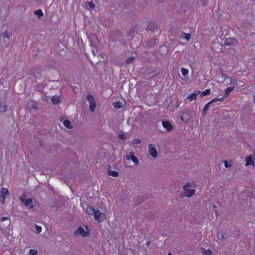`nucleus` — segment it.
<instances>
[{
    "label": "nucleus",
    "instance_id": "obj_42",
    "mask_svg": "<svg viewBox=\"0 0 255 255\" xmlns=\"http://www.w3.org/2000/svg\"><path fill=\"white\" fill-rule=\"evenodd\" d=\"M224 238V236L223 234H221V235H219V239H223Z\"/></svg>",
    "mask_w": 255,
    "mask_h": 255
},
{
    "label": "nucleus",
    "instance_id": "obj_47",
    "mask_svg": "<svg viewBox=\"0 0 255 255\" xmlns=\"http://www.w3.org/2000/svg\"><path fill=\"white\" fill-rule=\"evenodd\" d=\"M93 54L94 55H95V51H93Z\"/></svg>",
    "mask_w": 255,
    "mask_h": 255
},
{
    "label": "nucleus",
    "instance_id": "obj_29",
    "mask_svg": "<svg viewBox=\"0 0 255 255\" xmlns=\"http://www.w3.org/2000/svg\"><path fill=\"white\" fill-rule=\"evenodd\" d=\"M181 73L183 76H185L188 74V70L184 68H182Z\"/></svg>",
    "mask_w": 255,
    "mask_h": 255
},
{
    "label": "nucleus",
    "instance_id": "obj_7",
    "mask_svg": "<svg viewBox=\"0 0 255 255\" xmlns=\"http://www.w3.org/2000/svg\"><path fill=\"white\" fill-rule=\"evenodd\" d=\"M74 235H81L83 237H87L88 236V234L87 232H85V230L82 227H79L75 232Z\"/></svg>",
    "mask_w": 255,
    "mask_h": 255
},
{
    "label": "nucleus",
    "instance_id": "obj_38",
    "mask_svg": "<svg viewBox=\"0 0 255 255\" xmlns=\"http://www.w3.org/2000/svg\"><path fill=\"white\" fill-rule=\"evenodd\" d=\"M191 186V184L190 183H187L186 185H185L183 186L184 190H186L188 187H189Z\"/></svg>",
    "mask_w": 255,
    "mask_h": 255
},
{
    "label": "nucleus",
    "instance_id": "obj_50",
    "mask_svg": "<svg viewBox=\"0 0 255 255\" xmlns=\"http://www.w3.org/2000/svg\"><path fill=\"white\" fill-rule=\"evenodd\" d=\"M10 223V221H9V223L8 224V225H9V223Z\"/></svg>",
    "mask_w": 255,
    "mask_h": 255
},
{
    "label": "nucleus",
    "instance_id": "obj_6",
    "mask_svg": "<svg viewBox=\"0 0 255 255\" xmlns=\"http://www.w3.org/2000/svg\"><path fill=\"white\" fill-rule=\"evenodd\" d=\"M148 153L153 157L155 158L157 156V151L155 144H150L148 146Z\"/></svg>",
    "mask_w": 255,
    "mask_h": 255
},
{
    "label": "nucleus",
    "instance_id": "obj_41",
    "mask_svg": "<svg viewBox=\"0 0 255 255\" xmlns=\"http://www.w3.org/2000/svg\"><path fill=\"white\" fill-rule=\"evenodd\" d=\"M230 82H231V84H233L234 85H236L238 84L237 82L236 81V80H234L233 81V80H231Z\"/></svg>",
    "mask_w": 255,
    "mask_h": 255
},
{
    "label": "nucleus",
    "instance_id": "obj_20",
    "mask_svg": "<svg viewBox=\"0 0 255 255\" xmlns=\"http://www.w3.org/2000/svg\"><path fill=\"white\" fill-rule=\"evenodd\" d=\"M235 89L234 87H228L225 90V97H227L229 95L230 93Z\"/></svg>",
    "mask_w": 255,
    "mask_h": 255
},
{
    "label": "nucleus",
    "instance_id": "obj_26",
    "mask_svg": "<svg viewBox=\"0 0 255 255\" xmlns=\"http://www.w3.org/2000/svg\"><path fill=\"white\" fill-rule=\"evenodd\" d=\"M210 92H211V90L210 89H206L205 91L200 93H201L200 96L201 97H203L206 95H209L210 94Z\"/></svg>",
    "mask_w": 255,
    "mask_h": 255
},
{
    "label": "nucleus",
    "instance_id": "obj_40",
    "mask_svg": "<svg viewBox=\"0 0 255 255\" xmlns=\"http://www.w3.org/2000/svg\"><path fill=\"white\" fill-rule=\"evenodd\" d=\"M222 77L224 78L225 79H226L227 78H229V77L227 76L226 74L222 73Z\"/></svg>",
    "mask_w": 255,
    "mask_h": 255
},
{
    "label": "nucleus",
    "instance_id": "obj_48",
    "mask_svg": "<svg viewBox=\"0 0 255 255\" xmlns=\"http://www.w3.org/2000/svg\"><path fill=\"white\" fill-rule=\"evenodd\" d=\"M168 255H172V254H171L170 253H169L168 254Z\"/></svg>",
    "mask_w": 255,
    "mask_h": 255
},
{
    "label": "nucleus",
    "instance_id": "obj_25",
    "mask_svg": "<svg viewBox=\"0 0 255 255\" xmlns=\"http://www.w3.org/2000/svg\"><path fill=\"white\" fill-rule=\"evenodd\" d=\"M202 253L203 255H212V253L210 250H205L203 248H201Z\"/></svg>",
    "mask_w": 255,
    "mask_h": 255
},
{
    "label": "nucleus",
    "instance_id": "obj_39",
    "mask_svg": "<svg viewBox=\"0 0 255 255\" xmlns=\"http://www.w3.org/2000/svg\"><path fill=\"white\" fill-rule=\"evenodd\" d=\"M5 220H9V219L8 218V217H2L1 219V222H4V221Z\"/></svg>",
    "mask_w": 255,
    "mask_h": 255
},
{
    "label": "nucleus",
    "instance_id": "obj_16",
    "mask_svg": "<svg viewBox=\"0 0 255 255\" xmlns=\"http://www.w3.org/2000/svg\"><path fill=\"white\" fill-rule=\"evenodd\" d=\"M96 211L97 210H95L91 206H90V207H88L87 209H86V212L87 213L89 214V215H94V216L95 215V214H96Z\"/></svg>",
    "mask_w": 255,
    "mask_h": 255
},
{
    "label": "nucleus",
    "instance_id": "obj_44",
    "mask_svg": "<svg viewBox=\"0 0 255 255\" xmlns=\"http://www.w3.org/2000/svg\"><path fill=\"white\" fill-rule=\"evenodd\" d=\"M207 1V0H203L202 3L204 4H206Z\"/></svg>",
    "mask_w": 255,
    "mask_h": 255
},
{
    "label": "nucleus",
    "instance_id": "obj_15",
    "mask_svg": "<svg viewBox=\"0 0 255 255\" xmlns=\"http://www.w3.org/2000/svg\"><path fill=\"white\" fill-rule=\"evenodd\" d=\"M111 166H109L108 168V175L113 177H118L119 176V173L117 171H112Z\"/></svg>",
    "mask_w": 255,
    "mask_h": 255
},
{
    "label": "nucleus",
    "instance_id": "obj_36",
    "mask_svg": "<svg viewBox=\"0 0 255 255\" xmlns=\"http://www.w3.org/2000/svg\"><path fill=\"white\" fill-rule=\"evenodd\" d=\"M118 137L121 139L125 140L126 138L125 134L124 133H122L118 135Z\"/></svg>",
    "mask_w": 255,
    "mask_h": 255
},
{
    "label": "nucleus",
    "instance_id": "obj_28",
    "mask_svg": "<svg viewBox=\"0 0 255 255\" xmlns=\"http://www.w3.org/2000/svg\"><path fill=\"white\" fill-rule=\"evenodd\" d=\"M141 143V140L139 138H134L132 141L133 144H138Z\"/></svg>",
    "mask_w": 255,
    "mask_h": 255
},
{
    "label": "nucleus",
    "instance_id": "obj_43",
    "mask_svg": "<svg viewBox=\"0 0 255 255\" xmlns=\"http://www.w3.org/2000/svg\"><path fill=\"white\" fill-rule=\"evenodd\" d=\"M33 109H36L37 108V106L36 105H33L31 107Z\"/></svg>",
    "mask_w": 255,
    "mask_h": 255
},
{
    "label": "nucleus",
    "instance_id": "obj_32",
    "mask_svg": "<svg viewBox=\"0 0 255 255\" xmlns=\"http://www.w3.org/2000/svg\"><path fill=\"white\" fill-rule=\"evenodd\" d=\"M134 58L133 56H130L128 58V59L126 60V63L128 64L130 63L133 60Z\"/></svg>",
    "mask_w": 255,
    "mask_h": 255
},
{
    "label": "nucleus",
    "instance_id": "obj_2",
    "mask_svg": "<svg viewBox=\"0 0 255 255\" xmlns=\"http://www.w3.org/2000/svg\"><path fill=\"white\" fill-rule=\"evenodd\" d=\"M86 99L89 102V108L90 111L91 112H94L96 107V104L94 97L92 95L89 94L86 96Z\"/></svg>",
    "mask_w": 255,
    "mask_h": 255
},
{
    "label": "nucleus",
    "instance_id": "obj_19",
    "mask_svg": "<svg viewBox=\"0 0 255 255\" xmlns=\"http://www.w3.org/2000/svg\"><path fill=\"white\" fill-rule=\"evenodd\" d=\"M185 192H186V195L187 197H191L192 195H193V194H194L195 192V189H187L186 190H184Z\"/></svg>",
    "mask_w": 255,
    "mask_h": 255
},
{
    "label": "nucleus",
    "instance_id": "obj_24",
    "mask_svg": "<svg viewBox=\"0 0 255 255\" xmlns=\"http://www.w3.org/2000/svg\"><path fill=\"white\" fill-rule=\"evenodd\" d=\"M85 5L86 7H89L91 9H94L95 7V4L93 1L86 2Z\"/></svg>",
    "mask_w": 255,
    "mask_h": 255
},
{
    "label": "nucleus",
    "instance_id": "obj_22",
    "mask_svg": "<svg viewBox=\"0 0 255 255\" xmlns=\"http://www.w3.org/2000/svg\"><path fill=\"white\" fill-rule=\"evenodd\" d=\"M51 101L54 104H57L59 102V96L57 95H54L52 96L51 99Z\"/></svg>",
    "mask_w": 255,
    "mask_h": 255
},
{
    "label": "nucleus",
    "instance_id": "obj_8",
    "mask_svg": "<svg viewBox=\"0 0 255 255\" xmlns=\"http://www.w3.org/2000/svg\"><path fill=\"white\" fill-rule=\"evenodd\" d=\"M127 159L131 160L135 165H137L139 163L138 158L136 157L132 152L129 153V155L127 156Z\"/></svg>",
    "mask_w": 255,
    "mask_h": 255
},
{
    "label": "nucleus",
    "instance_id": "obj_30",
    "mask_svg": "<svg viewBox=\"0 0 255 255\" xmlns=\"http://www.w3.org/2000/svg\"><path fill=\"white\" fill-rule=\"evenodd\" d=\"M34 226L36 229V233L39 234L41 232L42 228L40 226H37L36 224H34Z\"/></svg>",
    "mask_w": 255,
    "mask_h": 255
},
{
    "label": "nucleus",
    "instance_id": "obj_11",
    "mask_svg": "<svg viewBox=\"0 0 255 255\" xmlns=\"http://www.w3.org/2000/svg\"><path fill=\"white\" fill-rule=\"evenodd\" d=\"M157 41H158V39L157 38H152L151 39H149L147 41L146 44H147V46H148L149 47H152L155 45V44L157 43Z\"/></svg>",
    "mask_w": 255,
    "mask_h": 255
},
{
    "label": "nucleus",
    "instance_id": "obj_37",
    "mask_svg": "<svg viewBox=\"0 0 255 255\" xmlns=\"http://www.w3.org/2000/svg\"><path fill=\"white\" fill-rule=\"evenodd\" d=\"M33 76L36 78H40L41 77L40 74L38 72H34L33 74Z\"/></svg>",
    "mask_w": 255,
    "mask_h": 255
},
{
    "label": "nucleus",
    "instance_id": "obj_46",
    "mask_svg": "<svg viewBox=\"0 0 255 255\" xmlns=\"http://www.w3.org/2000/svg\"><path fill=\"white\" fill-rule=\"evenodd\" d=\"M254 102H255V95H254Z\"/></svg>",
    "mask_w": 255,
    "mask_h": 255
},
{
    "label": "nucleus",
    "instance_id": "obj_10",
    "mask_svg": "<svg viewBox=\"0 0 255 255\" xmlns=\"http://www.w3.org/2000/svg\"><path fill=\"white\" fill-rule=\"evenodd\" d=\"M201 92L200 91L196 90L193 93L190 94L187 97V99H189L190 101L195 100L197 98V96L200 94Z\"/></svg>",
    "mask_w": 255,
    "mask_h": 255
},
{
    "label": "nucleus",
    "instance_id": "obj_27",
    "mask_svg": "<svg viewBox=\"0 0 255 255\" xmlns=\"http://www.w3.org/2000/svg\"><path fill=\"white\" fill-rule=\"evenodd\" d=\"M34 14L38 16V17H40L43 15L42 11L40 9L35 10Z\"/></svg>",
    "mask_w": 255,
    "mask_h": 255
},
{
    "label": "nucleus",
    "instance_id": "obj_49",
    "mask_svg": "<svg viewBox=\"0 0 255 255\" xmlns=\"http://www.w3.org/2000/svg\"><path fill=\"white\" fill-rule=\"evenodd\" d=\"M254 157H255V154H254Z\"/></svg>",
    "mask_w": 255,
    "mask_h": 255
},
{
    "label": "nucleus",
    "instance_id": "obj_31",
    "mask_svg": "<svg viewBox=\"0 0 255 255\" xmlns=\"http://www.w3.org/2000/svg\"><path fill=\"white\" fill-rule=\"evenodd\" d=\"M2 36L3 38H7L8 39L10 38V35L8 33L7 31H5L2 33Z\"/></svg>",
    "mask_w": 255,
    "mask_h": 255
},
{
    "label": "nucleus",
    "instance_id": "obj_12",
    "mask_svg": "<svg viewBox=\"0 0 255 255\" xmlns=\"http://www.w3.org/2000/svg\"><path fill=\"white\" fill-rule=\"evenodd\" d=\"M246 166H249V165H253V166H255V162L252 159V156L251 155L247 156L246 157Z\"/></svg>",
    "mask_w": 255,
    "mask_h": 255
},
{
    "label": "nucleus",
    "instance_id": "obj_34",
    "mask_svg": "<svg viewBox=\"0 0 255 255\" xmlns=\"http://www.w3.org/2000/svg\"><path fill=\"white\" fill-rule=\"evenodd\" d=\"M222 162L224 163L225 166L227 168H229L232 166V165L231 164L228 163V162L227 160L223 161Z\"/></svg>",
    "mask_w": 255,
    "mask_h": 255
},
{
    "label": "nucleus",
    "instance_id": "obj_23",
    "mask_svg": "<svg viewBox=\"0 0 255 255\" xmlns=\"http://www.w3.org/2000/svg\"><path fill=\"white\" fill-rule=\"evenodd\" d=\"M7 110V107L3 104L2 103H0V112L1 113H5Z\"/></svg>",
    "mask_w": 255,
    "mask_h": 255
},
{
    "label": "nucleus",
    "instance_id": "obj_14",
    "mask_svg": "<svg viewBox=\"0 0 255 255\" xmlns=\"http://www.w3.org/2000/svg\"><path fill=\"white\" fill-rule=\"evenodd\" d=\"M179 37L181 38H184L187 41H189L191 39V34L189 33H185L181 32Z\"/></svg>",
    "mask_w": 255,
    "mask_h": 255
},
{
    "label": "nucleus",
    "instance_id": "obj_35",
    "mask_svg": "<svg viewBox=\"0 0 255 255\" xmlns=\"http://www.w3.org/2000/svg\"><path fill=\"white\" fill-rule=\"evenodd\" d=\"M224 97H222L221 98H214L212 100H211V102L213 103L214 102H216L217 101H222L224 99Z\"/></svg>",
    "mask_w": 255,
    "mask_h": 255
},
{
    "label": "nucleus",
    "instance_id": "obj_21",
    "mask_svg": "<svg viewBox=\"0 0 255 255\" xmlns=\"http://www.w3.org/2000/svg\"><path fill=\"white\" fill-rule=\"evenodd\" d=\"M63 124L67 128L71 129L73 128L71 122L69 120H65L63 122Z\"/></svg>",
    "mask_w": 255,
    "mask_h": 255
},
{
    "label": "nucleus",
    "instance_id": "obj_9",
    "mask_svg": "<svg viewBox=\"0 0 255 255\" xmlns=\"http://www.w3.org/2000/svg\"><path fill=\"white\" fill-rule=\"evenodd\" d=\"M159 28V27L158 24L156 23H151L150 24L147 29L148 31H151V32H154L155 30H157Z\"/></svg>",
    "mask_w": 255,
    "mask_h": 255
},
{
    "label": "nucleus",
    "instance_id": "obj_13",
    "mask_svg": "<svg viewBox=\"0 0 255 255\" xmlns=\"http://www.w3.org/2000/svg\"><path fill=\"white\" fill-rule=\"evenodd\" d=\"M162 126L167 131H171L172 129V126L168 121H163Z\"/></svg>",
    "mask_w": 255,
    "mask_h": 255
},
{
    "label": "nucleus",
    "instance_id": "obj_5",
    "mask_svg": "<svg viewBox=\"0 0 255 255\" xmlns=\"http://www.w3.org/2000/svg\"><path fill=\"white\" fill-rule=\"evenodd\" d=\"M106 218V215L104 213H101L99 210H97L94 215V219L99 222H102Z\"/></svg>",
    "mask_w": 255,
    "mask_h": 255
},
{
    "label": "nucleus",
    "instance_id": "obj_45",
    "mask_svg": "<svg viewBox=\"0 0 255 255\" xmlns=\"http://www.w3.org/2000/svg\"><path fill=\"white\" fill-rule=\"evenodd\" d=\"M181 120H182V121H184V119H183V117H182V116H181Z\"/></svg>",
    "mask_w": 255,
    "mask_h": 255
},
{
    "label": "nucleus",
    "instance_id": "obj_18",
    "mask_svg": "<svg viewBox=\"0 0 255 255\" xmlns=\"http://www.w3.org/2000/svg\"><path fill=\"white\" fill-rule=\"evenodd\" d=\"M211 101L205 105L203 110V115L205 116L207 114V111L209 109L210 105L212 104Z\"/></svg>",
    "mask_w": 255,
    "mask_h": 255
},
{
    "label": "nucleus",
    "instance_id": "obj_33",
    "mask_svg": "<svg viewBox=\"0 0 255 255\" xmlns=\"http://www.w3.org/2000/svg\"><path fill=\"white\" fill-rule=\"evenodd\" d=\"M37 251L35 250L31 249L29 251V254L30 255H37Z\"/></svg>",
    "mask_w": 255,
    "mask_h": 255
},
{
    "label": "nucleus",
    "instance_id": "obj_3",
    "mask_svg": "<svg viewBox=\"0 0 255 255\" xmlns=\"http://www.w3.org/2000/svg\"><path fill=\"white\" fill-rule=\"evenodd\" d=\"M238 41L233 37H228L225 38L224 45L226 46L234 47L237 45Z\"/></svg>",
    "mask_w": 255,
    "mask_h": 255
},
{
    "label": "nucleus",
    "instance_id": "obj_4",
    "mask_svg": "<svg viewBox=\"0 0 255 255\" xmlns=\"http://www.w3.org/2000/svg\"><path fill=\"white\" fill-rule=\"evenodd\" d=\"M9 192L8 190L4 188H2L0 190V202L2 205L5 203V198L8 195Z\"/></svg>",
    "mask_w": 255,
    "mask_h": 255
},
{
    "label": "nucleus",
    "instance_id": "obj_17",
    "mask_svg": "<svg viewBox=\"0 0 255 255\" xmlns=\"http://www.w3.org/2000/svg\"><path fill=\"white\" fill-rule=\"evenodd\" d=\"M113 105L115 109H120L123 108V103L121 102H115L113 103Z\"/></svg>",
    "mask_w": 255,
    "mask_h": 255
},
{
    "label": "nucleus",
    "instance_id": "obj_1",
    "mask_svg": "<svg viewBox=\"0 0 255 255\" xmlns=\"http://www.w3.org/2000/svg\"><path fill=\"white\" fill-rule=\"evenodd\" d=\"M27 195L26 194L24 193L21 195L20 197V200L22 204H23L25 206H29L30 208H33L34 206L33 205V201L32 199L30 198L27 199Z\"/></svg>",
    "mask_w": 255,
    "mask_h": 255
}]
</instances>
